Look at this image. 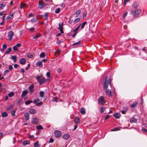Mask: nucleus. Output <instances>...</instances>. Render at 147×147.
Listing matches in <instances>:
<instances>
[{
	"label": "nucleus",
	"instance_id": "09e8293b",
	"mask_svg": "<svg viewBox=\"0 0 147 147\" xmlns=\"http://www.w3.org/2000/svg\"><path fill=\"white\" fill-rule=\"evenodd\" d=\"M60 11V8H57L55 11V13H59Z\"/></svg>",
	"mask_w": 147,
	"mask_h": 147
},
{
	"label": "nucleus",
	"instance_id": "2f4dec72",
	"mask_svg": "<svg viewBox=\"0 0 147 147\" xmlns=\"http://www.w3.org/2000/svg\"><path fill=\"white\" fill-rule=\"evenodd\" d=\"M63 24L62 23L61 24V23L59 22V27L57 28L58 29H62L63 28Z\"/></svg>",
	"mask_w": 147,
	"mask_h": 147
},
{
	"label": "nucleus",
	"instance_id": "c03bdc74",
	"mask_svg": "<svg viewBox=\"0 0 147 147\" xmlns=\"http://www.w3.org/2000/svg\"><path fill=\"white\" fill-rule=\"evenodd\" d=\"M40 97L42 98H43L44 96V93L42 91H41L40 92Z\"/></svg>",
	"mask_w": 147,
	"mask_h": 147
},
{
	"label": "nucleus",
	"instance_id": "a19ab883",
	"mask_svg": "<svg viewBox=\"0 0 147 147\" xmlns=\"http://www.w3.org/2000/svg\"><path fill=\"white\" fill-rule=\"evenodd\" d=\"M27 56L28 58H31L33 57V55L31 53H28L27 54Z\"/></svg>",
	"mask_w": 147,
	"mask_h": 147
},
{
	"label": "nucleus",
	"instance_id": "79ce46f5",
	"mask_svg": "<svg viewBox=\"0 0 147 147\" xmlns=\"http://www.w3.org/2000/svg\"><path fill=\"white\" fill-rule=\"evenodd\" d=\"M37 20H38V19H37V18H33L31 20V21L33 23V22H35L37 21Z\"/></svg>",
	"mask_w": 147,
	"mask_h": 147
},
{
	"label": "nucleus",
	"instance_id": "f704fd0d",
	"mask_svg": "<svg viewBox=\"0 0 147 147\" xmlns=\"http://www.w3.org/2000/svg\"><path fill=\"white\" fill-rule=\"evenodd\" d=\"M120 130L119 127H115L114 129H111V131H118Z\"/></svg>",
	"mask_w": 147,
	"mask_h": 147
},
{
	"label": "nucleus",
	"instance_id": "393cba45",
	"mask_svg": "<svg viewBox=\"0 0 147 147\" xmlns=\"http://www.w3.org/2000/svg\"><path fill=\"white\" fill-rule=\"evenodd\" d=\"M82 23H81L75 29L73 30V32H78V30L79 29L80 27L81 26Z\"/></svg>",
	"mask_w": 147,
	"mask_h": 147
},
{
	"label": "nucleus",
	"instance_id": "052dcab7",
	"mask_svg": "<svg viewBox=\"0 0 147 147\" xmlns=\"http://www.w3.org/2000/svg\"><path fill=\"white\" fill-rule=\"evenodd\" d=\"M29 30H30V32H33L34 31V28L32 27V28H29Z\"/></svg>",
	"mask_w": 147,
	"mask_h": 147
},
{
	"label": "nucleus",
	"instance_id": "2eb2a0df",
	"mask_svg": "<svg viewBox=\"0 0 147 147\" xmlns=\"http://www.w3.org/2000/svg\"><path fill=\"white\" fill-rule=\"evenodd\" d=\"M81 13V11L80 10H77L74 15L75 16V17H77Z\"/></svg>",
	"mask_w": 147,
	"mask_h": 147
},
{
	"label": "nucleus",
	"instance_id": "69168bd1",
	"mask_svg": "<svg viewBox=\"0 0 147 147\" xmlns=\"http://www.w3.org/2000/svg\"><path fill=\"white\" fill-rule=\"evenodd\" d=\"M9 69V70H11L13 68L12 65H9L8 66Z\"/></svg>",
	"mask_w": 147,
	"mask_h": 147
},
{
	"label": "nucleus",
	"instance_id": "dca6fc26",
	"mask_svg": "<svg viewBox=\"0 0 147 147\" xmlns=\"http://www.w3.org/2000/svg\"><path fill=\"white\" fill-rule=\"evenodd\" d=\"M69 134H65L63 136V138L65 140H67L69 138Z\"/></svg>",
	"mask_w": 147,
	"mask_h": 147
},
{
	"label": "nucleus",
	"instance_id": "4be33fe9",
	"mask_svg": "<svg viewBox=\"0 0 147 147\" xmlns=\"http://www.w3.org/2000/svg\"><path fill=\"white\" fill-rule=\"evenodd\" d=\"M45 6V4L43 3H42L40 4H39L38 5V7L40 9L43 8Z\"/></svg>",
	"mask_w": 147,
	"mask_h": 147
},
{
	"label": "nucleus",
	"instance_id": "a878e982",
	"mask_svg": "<svg viewBox=\"0 0 147 147\" xmlns=\"http://www.w3.org/2000/svg\"><path fill=\"white\" fill-rule=\"evenodd\" d=\"M130 122L131 123H136L137 122V119L134 117H132L130 120Z\"/></svg>",
	"mask_w": 147,
	"mask_h": 147
},
{
	"label": "nucleus",
	"instance_id": "4d7b16f0",
	"mask_svg": "<svg viewBox=\"0 0 147 147\" xmlns=\"http://www.w3.org/2000/svg\"><path fill=\"white\" fill-rule=\"evenodd\" d=\"M142 50L143 51H144L146 53H147V52H146V51H147V49H146V47H144V48H143L142 49Z\"/></svg>",
	"mask_w": 147,
	"mask_h": 147
},
{
	"label": "nucleus",
	"instance_id": "b1692460",
	"mask_svg": "<svg viewBox=\"0 0 147 147\" xmlns=\"http://www.w3.org/2000/svg\"><path fill=\"white\" fill-rule=\"evenodd\" d=\"M8 114L7 113L5 112H4L2 113L1 115L3 117H5L8 116Z\"/></svg>",
	"mask_w": 147,
	"mask_h": 147
},
{
	"label": "nucleus",
	"instance_id": "ea45409f",
	"mask_svg": "<svg viewBox=\"0 0 147 147\" xmlns=\"http://www.w3.org/2000/svg\"><path fill=\"white\" fill-rule=\"evenodd\" d=\"M36 128L38 130H41L43 129L41 125L37 126L36 127Z\"/></svg>",
	"mask_w": 147,
	"mask_h": 147
},
{
	"label": "nucleus",
	"instance_id": "680f3d73",
	"mask_svg": "<svg viewBox=\"0 0 147 147\" xmlns=\"http://www.w3.org/2000/svg\"><path fill=\"white\" fill-rule=\"evenodd\" d=\"M2 47H3V49H5L7 47V46L5 44H3V45Z\"/></svg>",
	"mask_w": 147,
	"mask_h": 147
},
{
	"label": "nucleus",
	"instance_id": "7ed1b4c3",
	"mask_svg": "<svg viewBox=\"0 0 147 147\" xmlns=\"http://www.w3.org/2000/svg\"><path fill=\"white\" fill-rule=\"evenodd\" d=\"M42 77L41 76H37L36 78L38 81V82H39L40 84H41L45 82V79L44 78H42L40 79Z\"/></svg>",
	"mask_w": 147,
	"mask_h": 147
},
{
	"label": "nucleus",
	"instance_id": "cd10ccee",
	"mask_svg": "<svg viewBox=\"0 0 147 147\" xmlns=\"http://www.w3.org/2000/svg\"><path fill=\"white\" fill-rule=\"evenodd\" d=\"M36 65H38L39 66L42 67L43 66V64L42 63V61H40L36 63Z\"/></svg>",
	"mask_w": 147,
	"mask_h": 147
},
{
	"label": "nucleus",
	"instance_id": "13d9d810",
	"mask_svg": "<svg viewBox=\"0 0 147 147\" xmlns=\"http://www.w3.org/2000/svg\"><path fill=\"white\" fill-rule=\"evenodd\" d=\"M58 100V98L57 97H54L53 98V101L56 102H57Z\"/></svg>",
	"mask_w": 147,
	"mask_h": 147
},
{
	"label": "nucleus",
	"instance_id": "4468645a",
	"mask_svg": "<svg viewBox=\"0 0 147 147\" xmlns=\"http://www.w3.org/2000/svg\"><path fill=\"white\" fill-rule=\"evenodd\" d=\"M74 121L76 123H79L80 122V119L77 117H75L74 118Z\"/></svg>",
	"mask_w": 147,
	"mask_h": 147
},
{
	"label": "nucleus",
	"instance_id": "e433bc0d",
	"mask_svg": "<svg viewBox=\"0 0 147 147\" xmlns=\"http://www.w3.org/2000/svg\"><path fill=\"white\" fill-rule=\"evenodd\" d=\"M40 146V145L38 144V142H36L34 145V147H39Z\"/></svg>",
	"mask_w": 147,
	"mask_h": 147
},
{
	"label": "nucleus",
	"instance_id": "a18cd8bd",
	"mask_svg": "<svg viewBox=\"0 0 147 147\" xmlns=\"http://www.w3.org/2000/svg\"><path fill=\"white\" fill-rule=\"evenodd\" d=\"M14 92H11L8 94V96L9 97H11L14 95Z\"/></svg>",
	"mask_w": 147,
	"mask_h": 147
},
{
	"label": "nucleus",
	"instance_id": "f03ea898",
	"mask_svg": "<svg viewBox=\"0 0 147 147\" xmlns=\"http://www.w3.org/2000/svg\"><path fill=\"white\" fill-rule=\"evenodd\" d=\"M141 9H137L136 10H133L130 12L131 15H132L134 18H136L138 16L141 12Z\"/></svg>",
	"mask_w": 147,
	"mask_h": 147
},
{
	"label": "nucleus",
	"instance_id": "39448f33",
	"mask_svg": "<svg viewBox=\"0 0 147 147\" xmlns=\"http://www.w3.org/2000/svg\"><path fill=\"white\" fill-rule=\"evenodd\" d=\"M34 86L33 84H30L29 87V89L31 94H32L34 92Z\"/></svg>",
	"mask_w": 147,
	"mask_h": 147
},
{
	"label": "nucleus",
	"instance_id": "f8f14e48",
	"mask_svg": "<svg viewBox=\"0 0 147 147\" xmlns=\"http://www.w3.org/2000/svg\"><path fill=\"white\" fill-rule=\"evenodd\" d=\"M19 62L22 65H24L26 63V59L24 58H21L20 59Z\"/></svg>",
	"mask_w": 147,
	"mask_h": 147
},
{
	"label": "nucleus",
	"instance_id": "de8ad7c7",
	"mask_svg": "<svg viewBox=\"0 0 147 147\" xmlns=\"http://www.w3.org/2000/svg\"><path fill=\"white\" fill-rule=\"evenodd\" d=\"M6 6L5 4H1L0 5V8L2 9L3 8Z\"/></svg>",
	"mask_w": 147,
	"mask_h": 147
},
{
	"label": "nucleus",
	"instance_id": "f3484780",
	"mask_svg": "<svg viewBox=\"0 0 147 147\" xmlns=\"http://www.w3.org/2000/svg\"><path fill=\"white\" fill-rule=\"evenodd\" d=\"M29 114L27 112L25 113L24 114L25 119L26 120H28L29 119Z\"/></svg>",
	"mask_w": 147,
	"mask_h": 147
},
{
	"label": "nucleus",
	"instance_id": "ddd939ff",
	"mask_svg": "<svg viewBox=\"0 0 147 147\" xmlns=\"http://www.w3.org/2000/svg\"><path fill=\"white\" fill-rule=\"evenodd\" d=\"M104 97L103 96H100L98 99V101L99 103H104L105 102L104 101Z\"/></svg>",
	"mask_w": 147,
	"mask_h": 147
},
{
	"label": "nucleus",
	"instance_id": "bb28decb",
	"mask_svg": "<svg viewBox=\"0 0 147 147\" xmlns=\"http://www.w3.org/2000/svg\"><path fill=\"white\" fill-rule=\"evenodd\" d=\"M44 17L45 18L44 20H47L48 19V14L47 13H45L44 15Z\"/></svg>",
	"mask_w": 147,
	"mask_h": 147
},
{
	"label": "nucleus",
	"instance_id": "c85d7f7f",
	"mask_svg": "<svg viewBox=\"0 0 147 147\" xmlns=\"http://www.w3.org/2000/svg\"><path fill=\"white\" fill-rule=\"evenodd\" d=\"M11 59L13 60L14 62H16L17 61V57L15 55L12 56Z\"/></svg>",
	"mask_w": 147,
	"mask_h": 147
},
{
	"label": "nucleus",
	"instance_id": "4c0bfd02",
	"mask_svg": "<svg viewBox=\"0 0 147 147\" xmlns=\"http://www.w3.org/2000/svg\"><path fill=\"white\" fill-rule=\"evenodd\" d=\"M45 56V54L44 52L41 53L40 55V57L41 58H44Z\"/></svg>",
	"mask_w": 147,
	"mask_h": 147
},
{
	"label": "nucleus",
	"instance_id": "6ab92c4d",
	"mask_svg": "<svg viewBox=\"0 0 147 147\" xmlns=\"http://www.w3.org/2000/svg\"><path fill=\"white\" fill-rule=\"evenodd\" d=\"M80 113L82 114H84L86 113V110L84 108L82 107L80 109Z\"/></svg>",
	"mask_w": 147,
	"mask_h": 147
},
{
	"label": "nucleus",
	"instance_id": "c9c22d12",
	"mask_svg": "<svg viewBox=\"0 0 147 147\" xmlns=\"http://www.w3.org/2000/svg\"><path fill=\"white\" fill-rule=\"evenodd\" d=\"M80 20V18H77L74 21V24H76Z\"/></svg>",
	"mask_w": 147,
	"mask_h": 147
},
{
	"label": "nucleus",
	"instance_id": "338daca9",
	"mask_svg": "<svg viewBox=\"0 0 147 147\" xmlns=\"http://www.w3.org/2000/svg\"><path fill=\"white\" fill-rule=\"evenodd\" d=\"M73 22V20L71 19H69L68 21V23L69 24H71Z\"/></svg>",
	"mask_w": 147,
	"mask_h": 147
},
{
	"label": "nucleus",
	"instance_id": "72a5a7b5",
	"mask_svg": "<svg viewBox=\"0 0 147 147\" xmlns=\"http://www.w3.org/2000/svg\"><path fill=\"white\" fill-rule=\"evenodd\" d=\"M32 102V100H30L26 101L25 102V104L26 105H28L30 104Z\"/></svg>",
	"mask_w": 147,
	"mask_h": 147
},
{
	"label": "nucleus",
	"instance_id": "3c124183",
	"mask_svg": "<svg viewBox=\"0 0 147 147\" xmlns=\"http://www.w3.org/2000/svg\"><path fill=\"white\" fill-rule=\"evenodd\" d=\"M11 113L13 116H14L15 115L16 111L14 110H12L11 111Z\"/></svg>",
	"mask_w": 147,
	"mask_h": 147
},
{
	"label": "nucleus",
	"instance_id": "6e6d98bb",
	"mask_svg": "<svg viewBox=\"0 0 147 147\" xmlns=\"http://www.w3.org/2000/svg\"><path fill=\"white\" fill-rule=\"evenodd\" d=\"M25 6V4H24V3H22L20 4V8L21 9L24 8V7Z\"/></svg>",
	"mask_w": 147,
	"mask_h": 147
},
{
	"label": "nucleus",
	"instance_id": "e2e57ef3",
	"mask_svg": "<svg viewBox=\"0 0 147 147\" xmlns=\"http://www.w3.org/2000/svg\"><path fill=\"white\" fill-rule=\"evenodd\" d=\"M46 76L48 77L49 78L50 77V72H47V73L46 74Z\"/></svg>",
	"mask_w": 147,
	"mask_h": 147
},
{
	"label": "nucleus",
	"instance_id": "9d476101",
	"mask_svg": "<svg viewBox=\"0 0 147 147\" xmlns=\"http://www.w3.org/2000/svg\"><path fill=\"white\" fill-rule=\"evenodd\" d=\"M139 3L138 2L135 1L133 5H132V7H133L134 9H137L138 7Z\"/></svg>",
	"mask_w": 147,
	"mask_h": 147
},
{
	"label": "nucleus",
	"instance_id": "864d4df0",
	"mask_svg": "<svg viewBox=\"0 0 147 147\" xmlns=\"http://www.w3.org/2000/svg\"><path fill=\"white\" fill-rule=\"evenodd\" d=\"M40 34H38L37 35H36L33 37V39H36L38 38L40 35Z\"/></svg>",
	"mask_w": 147,
	"mask_h": 147
},
{
	"label": "nucleus",
	"instance_id": "aec40b11",
	"mask_svg": "<svg viewBox=\"0 0 147 147\" xmlns=\"http://www.w3.org/2000/svg\"><path fill=\"white\" fill-rule=\"evenodd\" d=\"M27 94V91L26 90H23L21 94V97H24Z\"/></svg>",
	"mask_w": 147,
	"mask_h": 147
},
{
	"label": "nucleus",
	"instance_id": "49530a36",
	"mask_svg": "<svg viewBox=\"0 0 147 147\" xmlns=\"http://www.w3.org/2000/svg\"><path fill=\"white\" fill-rule=\"evenodd\" d=\"M104 108L103 107L101 108L99 112L100 113H102L104 112Z\"/></svg>",
	"mask_w": 147,
	"mask_h": 147
},
{
	"label": "nucleus",
	"instance_id": "c756f323",
	"mask_svg": "<svg viewBox=\"0 0 147 147\" xmlns=\"http://www.w3.org/2000/svg\"><path fill=\"white\" fill-rule=\"evenodd\" d=\"M13 14H10L9 15L7 16L6 18V20H7L10 19L13 16Z\"/></svg>",
	"mask_w": 147,
	"mask_h": 147
},
{
	"label": "nucleus",
	"instance_id": "58836bf2",
	"mask_svg": "<svg viewBox=\"0 0 147 147\" xmlns=\"http://www.w3.org/2000/svg\"><path fill=\"white\" fill-rule=\"evenodd\" d=\"M81 41V40H80L79 41L75 42L72 45L73 46H74L75 45H78L80 43V42Z\"/></svg>",
	"mask_w": 147,
	"mask_h": 147
},
{
	"label": "nucleus",
	"instance_id": "6e6552de",
	"mask_svg": "<svg viewBox=\"0 0 147 147\" xmlns=\"http://www.w3.org/2000/svg\"><path fill=\"white\" fill-rule=\"evenodd\" d=\"M14 35V33L12 31H9L8 33V36L9 37V41H11L12 39V36Z\"/></svg>",
	"mask_w": 147,
	"mask_h": 147
},
{
	"label": "nucleus",
	"instance_id": "f257e3e1",
	"mask_svg": "<svg viewBox=\"0 0 147 147\" xmlns=\"http://www.w3.org/2000/svg\"><path fill=\"white\" fill-rule=\"evenodd\" d=\"M107 76H106L103 80L104 82H103L102 87L104 89L108 88L109 86L111 88H112V85L111 84L112 80L111 78H110L107 81Z\"/></svg>",
	"mask_w": 147,
	"mask_h": 147
},
{
	"label": "nucleus",
	"instance_id": "774afa93",
	"mask_svg": "<svg viewBox=\"0 0 147 147\" xmlns=\"http://www.w3.org/2000/svg\"><path fill=\"white\" fill-rule=\"evenodd\" d=\"M54 141V140L52 138H51L50 139L49 143H53Z\"/></svg>",
	"mask_w": 147,
	"mask_h": 147
},
{
	"label": "nucleus",
	"instance_id": "0eeeda50",
	"mask_svg": "<svg viewBox=\"0 0 147 147\" xmlns=\"http://www.w3.org/2000/svg\"><path fill=\"white\" fill-rule=\"evenodd\" d=\"M105 89L106 90V94L108 96H113V95L111 93V89L108 88L106 89Z\"/></svg>",
	"mask_w": 147,
	"mask_h": 147
},
{
	"label": "nucleus",
	"instance_id": "412c9836",
	"mask_svg": "<svg viewBox=\"0 0 147 147\" xmlns=\"http://www.w3.org/2000/svg\"><path fill=\"white\" fill-rule=\"evenodd\" d=\"M29 113L31 114H34L36 113V110L33 109H31L29 110Z\"/></svg>",
	"mask_w": 147,
	"mask_h": 147
},
{
	"label": "nucleus",
	"instance_id": "37998d69",
	"mask_svg": "<svg viewBox=\"0 0 147 147\" xmlns=\"http://www.w3.org/2000/svg\"><path fill=\"white\" fill-rule=\"evenodd\" d=\"M11 47L8 48V50L5 52V54H7L9 53L11 51Z\"/></svg>",
	"mask_w": 147,
	"mask_h": 147
},
{
	"label": "nucleus",
	"instance_id": "7c9ffc66",
	"mask_svg": "<svg viewBox=\"0 0 147 147\" xmlns=\"http://www.w3.org/2000/svg\"><path fill=\"white\" fill-rule=\"evenodd\" d=\"M87 23V22L86 21H85L84 22H83L82 24H81V29H83L84 27L85 26V25Z\"/></svg>",
	"mask_w": 147,
	"mask_h": 147
},
{
	"label": "nucleus",
	"instance_id": "8fccbe9b",
	"mask_svg": "<svg viewBox=\"0 0 147 147\" xmlns=\"http://www.w3.org/2000/svg\"><path fill=\"white\" fill-rule=\"evenodd\" d=\"M13 48L14 51H17L18 50L17 47L16 45L13 46Z\"/></svg>",
	"mask_w": 147,
	"mask_h": 147
},
{
	"label": "nucleus",
	"instance_id": "0e129e2a",
	"mask_svg": "<svg viewBox=\"0 0 147 147\" xmlns=\"http://www.w3.org/2000/svg\"><path fill=\"white\" fill-rule=\"evenodd\" d=\"M142 130L144 132H147V129L143 127L142 128Z\"/></svg>",
	"mask_w": 147,
	"mask_h": 147
},
{
	"label": "nucleus",
	"instance_id": "603ef678",
	"mask_svg": "<svg viewBox=\"0 0 147 147\" xmlns=\"http://www.w3.org/2000/svg\"><path fill=\"white\" fill-rule=\"evenodd\" d=\"M9 72V71L8 70H6L4 72V76H5L6 74H8Z\"/></svg>",
	"mask_w": 147,
	"mask_h": 147
},
{
	"label": "nucleus",
	"instance_id": "5fc2aeb1",
	"mask_svg": "<svg viewBox=\"0 0 147 147\" xmlns=\"http://www.w3.org/2000/svg\"><path fill=\"white\" fill-rule=\"evenodd\" d=\"M127 14V12H125L123 14V19H125V16H126V15Z\"/></svg>",
	"mask_w": 147,
	"mask_h": 147
},
{
	"label": "nucleus",
	"instance_id": "20e7f679",
	"mask_svg": "<svg viewBox=\"0 0 147 147\" xmlns=\"http://www.w3.org/2000/svg\"><path fill=\"white\" fill-rule=\"evenodd\" d=\"M40 101V99L38 98H36L35 99H34L33 103L34 104H36V106H40L42 104V102L41 101H40Z\"/></svg>",
	"mask_w": 147,
	"mask_h": 147
},
{
	"label": "nucleus",
	"instance_id": "5701e85b",
	"mask_svg": "<svg viewBox=\"0 0 147 147\" xmlns=\"http://www.w3.org/2000/svg\"><path fill=\"white\" fill-rule=\"evenodd\" d=\"M14 105L13 104H12L8 106L6 109L7 111H8L12 109L14 107Z\"/></svg>",
	"mask_w": 147,
	"mask_h": 147
},
{
	"label": "nucleus",
	"instance_id": "473e14b6",
	"mask_svg": "<svg viewBox=\"0 0 147 147\" xmlns=\"http://www.w3.org/2000/svg\"><path fill=\"white\" fill-rule=\"evenodd\" d=\"M29 143L30 141H29L25 140L23 142V144L24 145H26L29 144Z\"/></svg>",
	"mask_w": 147,
	"mask_h": 147
},
{
	"label": "nucleus",
	"instance_id": "1a4fd4ad",
	"mask_svg": "<svg viewBox=\"0 0 147 147\" xmlns=\"http://www.w3.org/2000/svg\"><path fill=\"white\" fill-rule=\"evenodd\" d=\"M39 121L38 119L37 118L33 119L32 123L35 125H36Z\"/></svg>",
	"mask_w": 147,
	"mask_h": 147
},
{
	"label": "nucleus",
	"instance_id": "9b49d317",
	"mask_svg": "<svg viewBox=\"0 0 147 147\" xmlns=\"http://www.w3.org/2000/svg\"><path fill=\"white\" fill-rule=\"evenodd\" d=\"M138 101H136L133 103L131 104L130 105V106L132 108H134L136 107L138 104Z\"/></svg>",
	"mask_w": 147,
	"mask_h": 147
},
{
	"label": "nucleus",
	"instance_id": "bf43d9fd",
	"mask_svg": "<svg viewBox=\"0 0 147 147\" xmlns=\"http://www.w3.org/2000/svg\"><path fill=\"white\" fill-rule=\"evenodd\" d=\"M83 18L84 19L85 18L86 16V14L85 12H83Z\"/></svg>",
	"mask_w": 147,
	"mask_h": 147
},
{
	"label": "nucleus",
	"instance_id": "a211bd4d",
	"mask_svg": "<svg viewBox=\"0 0 147 147\" xmlns=\"http://www.w3.org/2000/svg\"><path fill=\"white\" fill-rule=\"evenodd\" d=\"M120 114L119 113H116L113 115L114 117L116 119H119L120 117Z\"/></svg>",
	"mask_w": 147,
	"mask_h": 147
},
{
	"label": "nucleus",
	"instance_id": "423d86ee",
	"mask_svg": "<svg viewBox=\"0 0 147 147\" xmlns=\"http://www.w3.org/2000/svg\"><path fill=\"white\" fill-rule=\"evenodd\" d=\"M54 134L56 138H59L61 136L62 134L60 131L56 130L55 131Z\"/></svg>",
	"mask_w": 147,
	"mask_h": 147
}]
</instances>
